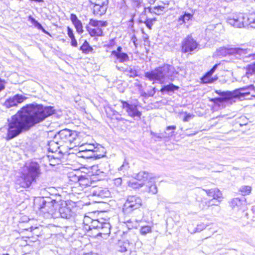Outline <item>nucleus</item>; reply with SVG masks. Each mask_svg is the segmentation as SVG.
Listing matches in <instances>:
<instances>
[{
    "label": "nucleus",
    "instance_id": "obj_1",
    "mask_svg": "<svg viewBox=\"0 0 255 255\" xmlns=\"http://www.w3.org/2000/svg\"><path fill=\"white\" fill-rule=\"evenodd\" d=\"M54 112V110L52 107L31 104L23 107L8 120L6 139H11L22 131L28 130L35 124L52 115Z\"/></svg>",
    "mask_w": 255,
    "mask_h": 255
},
{
    "label": "nucleus",
    "instance_id": "obj_2",
    "mask_svg": "<svg viewBox=\"0 0 255 255\" xmlns=\"http://www.w3.org/2000/svg\"><path fill=\"white\" fill-rule=\"evenodd\" d=\"M254 86L251 85L247 87L236 89L233 92H217L221 97L215 98L214 100L219 102H223L233 98H238L240 100H243L250 94L249 90H254Z\"/></svg>",
    "mask_w": 255,
    "mask_h": 255
},
{
    "label": "nucleus",
    "instance_id": "obj_3",
    "mask_svg": "<svg viewBox=\"0 0 255 255\" xmlns=\"http://www.w3.org/2000/svg\"><path fill=\"white\" fill-rule=\"evenodd\" d=\"M39 203V209L47 218H57L56 210L59 206L58 201L50 198H42Z\"/></svg>",
    "mask_w": 255,
    "mask_h": 255
},
{
    "label": "nucleus",
    "instance_id": "obj_4",
    "mask_svg": "<svg viewBox=\"0 0 255 255\" xmlns=\"http://www.w3.org/2000/svg\"><path fill=\"white\" fill-rule=\"evenodd\" d=\"M171 66L168 65H165L162 67H159L149 72H146L144 74V76L149 81H153L154 83H162L166 77L169 76V71Z\"/></svg>",
    "mask_w": 255,
    "mask_h": 255
},
{
    "label": "nucleus",
    "instance_id": "obj_5",
    "mask_svg": "<svg viewBox=\"0 0 255 255\" xmlns=\"http://www.w3.org/2000/svg\"><path fill=\"white\" fill-rule=\"evenodd\" d=\"M122 108L125 111L128 116L132 118H141V112L138 110V102L121 101Z\"/></svg>",
    "mask_w": 255,
    "mask_h": 255
},
{
    "label": "nucleus",
    "instance_id": "obj_6",
    "mask_svg": "<svg viewBox=\"0 0 255 255\" xmlns=\"http://www.w3.org/2000/svg\"><path fill=\"white\" fill-rule=\"evenodd\" d=\"M142 205V200L136 196H129L124 205L123 211L125 214L131 213L133 211L138 209Z\"/></svg>",
    "mask_w": 255,
    "mask_h": 255
},
{
    "label": "nucleus",
    "instance_id": "obj_7",
    "mask_svg": "<svg viewBox=\"0 0 255 255\" xmlns=\"http://www.w3.org/2000/svg\"><path fill=\"white\" fill-rule=\"evenodd\" d=\"M89 24L95 28H90L87 27V29L91 36H100L103 35V30L102 27H105L107 25L106 21L101 20H97L91 19L89 21Z\"/></svg>",
    "mask_w": 255,
    "mask_h": 255
},
{
    "label": "nucleus",
    "instance_id": "obj_8",
    "mask_svg": "<svg viewBox=\"0 0 255 255\" xmlns=\"http://www.w3.org/2000/svg\"><path fill=\"white\" fill-rule=\"evenodd\" d=\"M76 135L70 129L65 128L60 130L55 135L56 139H58L63 145L64 143H72L75 140Z\"/></svg>",
    "mask_w": 255,
    "mask_h": 255
},
{
    "label": "nucleus",
    "instance_id": "obj_9",
    "mask_svg": "<svg viewBox=\"0 0 255 255\" xmlns=\"http://www.w3.org/2000/svg\"><path fill=\"white\" fill-rule=\"evenodd\" d=\"M94 4L93 13L95 15H102L105 13L108 8L109 0H91Z\"/></svg>",
    "mask_w": 255,
    "mask_h": 255
},
{
    "label": "nucleus",
    "instance_id": "obj_10",
    "mask_svg": "<svg viewBox=\"0 0 255 255\" xmlns=\"http://www.w3.org/2000/svg\"><path fill=\"white\" fill-rule=\"evenodd\" d=\"M249 50L241 48H231L228 50V53L234 55L237 58H251L252 60H255V53L250 54L246 55Z\"/></svg>",
    "mask_w": 255,
    "mask_h": 255
},
{
    "label": "nucleus",
    "instance_id": "obj_11",
    "mask_svg": "<svg viewBox=\"0 0 255 255\" xmlns=\"http://www.w3.org/2000/svg\"><path fill=\"white\" fill-rule=\"evenodd\" d=\"M245 19L246 17L242 13L239 14H235L232 17L228 18V23L236 27L241 28L245 27Z\"/></svg>",
    "mask_w": 255,
    "mask_h": 255
},
{
    "label": "nucleus",
    "instance_id": "obj_12",
    "mask_svg": "<svg viewBox=\"0 0 255 255\" xmlns=\"http://www.w3.org/2000/svg\"><path fill=\"white\" fill-rule=\"evenodd\" d=\"M26 99V97L25 96L20 94H16L7 99L4 103L3 106L6 108L16 107L18 104L22 103Z\"/></svg>",
    "mask_w": 255,
    "mask_h": 255
},
{
    "label": "nucleus",
    "instance_id": "obj_13",
    "mask_svg": "<svg viewBox=\"0 0 255 255\" xmlns=\"http://www.w3.org/2000/svg\"><path fill=\"white\" fill-rule=\"evenodd\" d=\"M198 43L191 36H188L182 42V51L184 53L191 52L196 49Z\"/></svg>",
    "mask_w": 255,
    "mask_h": 255
},
{
    "label": "nucleus",
    "instance_id": "obj_14",
    "mask_svg": "<svg viewBox=\"0 0 255 255\" xmlns=\"http://www.w3.org/2000/svg\"><path fill=\"white\" fill-rule=\"evenodd\" d=\"M35 179V178L27 173H24L17 181V184L23 188H27L30 186Z\"/></svg>",
    "mask_w": 255,
    "mask_h": 255
},
{
    "label": "nucleus",
    "instance_id": "obj_15",
    "mask_svg": "<svg viewBox=\"0 0 255 255\" xmlns=\"http://www.w3.org/2000/svg\"><path fill=\"white\" fill-rule=\"evenodd\" d=\"M28 174L32 176L35 179L39 176L40 174V166L39 164L35 162H31L26 166Z\"/></svg>",
    "mask_w": 255,
    "mask_h": 255
},
{
    "label": "nucleus",
    "instance_id": "obj_16",
    "mask_svg": "<svg viewBox=\"0 0 255 255\" xmlns=\"http://www.w3.org/2000/svg\"><path fill=\"white\" fill-rule=\"evenodd\" d=\"M57 213V217L60 216L61 218L67 219H69L74 216V212L67 206L60 207Z\"/></svg>",
    "mask_w": 255,
    "mask_h": 255
},
{
    "label": "nucleus",
    "instance_id": "obj_17",
    "mask_svg": "<svg viewBox=\"0 0 255 255\" xmlns=\"http://www.w3.org/2000/svg\"><path fill=\"white\" fill-rule=\"evenodd\" d=\"M219 65V64H215L210 71L205 74V75L201 79L203 83H212L217 79V77H212L211 76Z\"/></svg>",
    "mask_w": 255,
    "mask_h": 255
},
{
    "label": "nucleus",
    "instance_id": "obj_18",
    "mask_svg": "<svg viewBox=\"0 0 255 255\" xmlns=\"http://www.w3.org/2000/svg\"><path fill=\"white\" fill-rule=\"evenodd\" d=\"M82 150L81 153L90 152L89 155H83L82 154L81 156L83 157L86 158H92L96 156L95 152L97 151L96 147H95L93 144H86L84 146L81 147Z\"/></svg>",
    "mask_w": 255,
    "mask_h": 255
},
{
    "label": "nucleus",
    "instance_id": "obj_19",
    "mask_svg": "<svg viewBox=\"0 0 255 255\" xmlns=\"http://www.w3.org/2000/svg\"><path fill=\"white\" fill-rule=\"evenodd\" d=\"M135 179L144 183V185H145L148 181L152 179V177L151 176V174L148 172L141 171L136 175Z\"/></svg>",
    "mask_w": 255,
    "mask_h": 255
},
{
    "label": "nucleus",
    "instance_id": "obj_20",
    "mask_svg": "<svg viewBox=\"0 0 255 255\" xmlns=\"http://www.w3.org/2000/svg\"><path fill=\"white\" fill-rule=\"evenodd\" d=\"M167 7L162 5H158L153 7H148L145 8V11H148L149 12L153 13L157 15L162 14L167 9Z\"/></svg>",
    "mask_w": 255,
    "mask_h": 255
},
{
    "label": "nucleus",
    "instance_id": "obj_21",
    "mask_svg": "<svg viewBox=\"0 0 255 255\" xmlns=\"http://www.w3.org/2000/svg\"><path fill=\"white\" fill-rule=\"evenodd\" d=\"M144 186H145V187L143 190V192H148L152 194H155L157 192V187L151 180L148 181Z\"/></svg>",
    "mask_w": 255,
    "mask_h": 255
},
{
    "label": "nucleus",
    "instance_id": "obj_22",
    "mask_svg": "<svg viewBox=\"0 0 255 255\" xmlns=\"http://www.w3.org/2000/svg\"><path fill=\"white\" fill-rule=\"evenodd\" d=\"M63 145L58 139H56V136H55L53 140H51L48 143V150L54 152L57 151V149L60 146Z\"/></svg>",
    "mask_w": 255,
    "mask_h": 255
},
{
    "label": "nucleus",
    "instance_id": "obj_23",
    "mask_svg": "<svg viewBox=\"0 0 255 255\" xmlns=\"http://www.w3.org/2000/svg\"><path fill=\"white\" fill-rule=\"evenodd\" d=\"M111 225L109 223L103 222L102 226L99 229L98 235L102 236L109 235L111 232Z\"/></svg>",
    "mask_w": 255,
    "mask_h": 255
},
{
    "label": "nucleus",
    "instance_id": "obj_24",
    "mask_svg": "<svg viewBox=\"0 0 255 255\" xmlns=\"http://www.w3.org/2000/svg\"><path fill=\"white\" fill-rule=\"evenodd\" d=\"M112 54L114 55L117 59L119 61V62L124 63L129 61V56L126 53L122 52L121 53H118L115 51L112 52Z\"/></svg>",
    "mask_w": 255,
    "mask_h": 255
},
{
    "label": "nucleus",
    "instance_id": "obj_25",
    "mask_svg": "<svg viewBox=\"0 0 255 255\" xmlns=\"http://www.w3.org/2000/svg\"><path fill=\"white\" fill-rule=\"evenodd\" d=\"M129 246L130 243L128 242L119 243V246L117 247V251L121 253H128L130 252Z\"/></svg>",
    "mask_w": 255,
    "mask_h": 255
},
{
    "label": "nucleus",
    "instance_id": "obj_26",
    "mask_svg": "<svg viewBox=\"0 0 255 255\" xmlns=\"http://www.w3.org/2000/svg\"><path fill=\"white\" fill-rule=\"evenodd\" d=\"M128 185L129 187L133 189H137L143 187L144 183L141 182L140 181L136 179L129 181L128 183Z\"/></svg>",
    "mask_w": 255,
    "mask_h": 255
},
{
    "label": "nucleus",
    "instance_id": "obj_27",
    "mask_svg": "<svg viewBox=\"0 0 255 255\" xmlns=\"http://www.w3.org/2000/svg\"><path fill=\"white\" fill-rule=\"evenodd\" d=\"M245 202L244 199H241L239 198H234L231 202V206L233 208H241L243 204Z\"/></svg>",
    "mask_w": 255,
    "mask_h": 255
},
{
    "label": "nucleus",
    "instance_id": "obj_28",
    "mask_svg": "<svg viewBox=\"0 0 255 255\" xmlns=\"http://www.w3.org/2000/svg\"><path fill=\"white\" fill-rule=\"evenodd\" d=\"M255 74V63L252 64H249L246 68V75L243 77L245 78L246 77L249 78L250 76Z\"/></svg>",
    "mask_w": 255,
    "mask_h": 255
},
{
    "label": "nucleus",
    "instance_id": "obj_29",
    "mask_svg": "<svg viewBox=\"0 0 255 255\" xmlns=\"http://www.w3.org/2000/svg\"><path fill=\"white\" fill-rule=\"evenodd\" d=\"M79 49L81 50L83 53L86 54L89 53L93 50V48L86 40L84 41Z\"/></svg>",
    "mask_w": 255,
    "mask_h": 255
},
{
    "label": "nucleus",
    "instance_id": "obj_30",
    "mask_svg": "<svg viewBox=\"0 0 255 255\" xmlns=\"http://www.w3.org/2000/svg\"><path fill=\"white\" fill-rule=\"evenodd\" d=\"M175 89V86L173 84H169L167 85L164 86L161 89V92H166L168 94H170L174 92Z\"/></svg>",
    "mask_w": 255,
    "mask_h": 255
},
{
    "label": "nucleus",
    "instance_id": "obj_31",
    "mask_svg": "<svg viewBox=\"0 0 255 255\" xmlns=\"http://www.w3.org/2000/svg\"><path fill=\"white\" fill-rule=\"evenodd\" d=\"M252 188L250 186H242L239 190V192L243 196H246L249 195L252 191Z\"/></svg>",
    "mask_w": 255,
    "mask_h": 255
},
{
    "label": "nucleus",
    "instance_id": "obj_32",
    "mask_svg": "<svg viewBox=\"0 0 255 255\" xmlns=\"http://www.w3.org/2000/svg\"><path fill=\"white\" fill-rule=\"evenodd\" d=\"M125 73L129 77L134 78L137 76V72L133 67H129L125 70Z\"/></svg>",
    "mask_w": 255,
    "mask_h": 255
},
{
    "label": "nucleus",
    "instance_id": "obj_33",
    "mask_svg": "<svg viewBox=\"0 0 255 255\" xmlns=\"http://www.w3.org/2000/svg\"><path fill=\"white\" fill-rule=\"evenodd\" d=\"M247 19L245 20V27L246 26H250L252 28H255V18L253 16H250V17H246Z\"/></svg>",
    "mask_w": 255,
    "mask_h": 255
},
{
    "label": "nucleus",
    "instance_id": "obj_34",
    "mask_svg": "<svg viewBox=\"0 0 255 255\" xmlns=\"http://www.w3.org/2000/svg\"><path fill=\"white\" fill-rule=\"evenodd\" d=\"M103 222H101L98 220H92L91 225L89 226V229H97L99 230V228L102 226Z\"/></svg>",
    "mask_w": 255,
    "mask_h": 255
},
{
    "label": "nucleus",
    "instance_id": "obj_35",
    "mask_svg": "<svg viewBox=\"0 0 255 255\" xmlns=\"http://www.w3.org/2000/svg\"><path fill=\"white\" fill-rule=\"evenodd\" d=\"M151 227L149 226H143L141 227L139 232L141 235L145 236L147 234L151 232Z\"/></svg>",
    "mask_w": 255,
    "mask_h": 255
},
{
    "label": "nucleus",
    "instance_id": "obj_36",
    "mask_svg": "<svg viewBox=\"0 0 255 255\" xmlns=\"http://www.w3.org/2000/svg\"><path fill=\"white\" fill-rule=\"evenodd\" d=\"M213 199L209 200L208 201L205 202H202L201 204L200 205V207L204 210L206 208V207H209L212 205H217L215 203H213Z\"/></svg>",
    "mask_w": 255,
    "mask_h": 255
},
{
    "label": "nucleus",
    "instance_id": "obj_37",
    "mask_svg": "<svg viewBox=\"0 0 255 255\" xmlns=\"http://www.w3.org/2000/svg\"><path fill=\"white\" fill-rule=\"evenodd\" d=\"M192 15L190 13H185L183 15L181 16L178 18V22L182 24V22L185 23L186 21H188L191 17Z\"/></svg>",
    "mask_w": 255,
    "mask_h": 255
},
{
    "label": "nucleus",
    "instance_id": "obj_38",
    "mask_svg": "<svg viewBox=\"0 0 255 255\" xmlns=\"http://www.w3.org/2000/svg\"><path fill=\"white\" fill-rule=\"evenodd\" d=\"M214 196L213 198V200L216 199L218 200L219 202L221 201V199L222 198V194L221 191L217 188H215Z\"/></svg>",
    "mask_w": 255,
    "mask_h": 255
},
{
    "label": "nucleus",
    "instance_id": "obj_39",
    "mask_svg": "<svg viewBox=\"0 0 255 255\" xmlns=\"http://www.w3.org/2000/svg\"><path fill=\"white\" fill-rule=\"evenodd\" d=\"M129 163L127 161L126 159H125L123 164L118 168L119 171H123L124 173L127 171L129 168Z\"/></svg>",
    "mask_w": 255,
    "mask_h": 255
},
{
    "label": "nucleus",
    "instance_id": "obj_40",
    "mask_svg": "<svg viewBox=\"0 0 255 255\" xmlns=\"http://www.w3.org/2000/svg\"><path fill=\"white\" fill-rule=\"evenodd\" d=\"M74 25L77 32L81 34L83 33V26L81 21L79 20V21H77L75 23H73Z\"/></svg>",
    "mask_w": 255,
    "mask_h": 255
},
{
    "label": "nucleus",
    "instance_id": "obj_41",
    "mask_svg": "<svg viewBox=\"0 0 255 255\" xmlns=\"http://www.w3.org/2000/svg\"><path fill=\"white\" fill-rule=\"evenodd\" d=\"M33 21L34 25L36 27H37L38 29L42 30V31L44 33L49 34V32L43 28V26L40 23L35 20L34 19H33Z\"/></svg>",
    "mask_w": 255,
    "mask_h": 255
},
{
    "label": "nucleus",
    "instance_id": "obj_42",
    "mask_svg": "<svg viewBox=\"0 0 255 255\" xmlns=\"http://www.w3.org/2000/svg\"><path fill=\"white\" fill-rule=\"evenodd\" d=\"M187 229L188 232L191 234H194L195 233H197L196 225H195L192 223L189 224Z\"/></svg>",
    "mask_w": 255,
    "mask_h": 255
},
{
    "label": "nucleus",
    "instance_id": "obj_43",
    "mask_svg": "<svg viewBox=\"0 0 255 255\" xmlns=\"http://www.w3.org/2000/svg\"><path fill=\"white\" fill-rule=\"evenodd\" d=\"M175 128L174 126L168 127L166 128L165 131L166 136L167 137H170L172 136V133L173 132V130Z\"/></svg>",
    "mask_w": 255,
    "mask_h": 255
},
{
    "label": "nucleus",
    "instance_id": "obj_44",
    "mask_svg": "<svg viewBox=\"0 0 255 255\" xmlns=\"http://www.w3.org/2000/svg\"><path fill=\"white\" fill-rule=\"evenodd\" d=\"M156 19L154 18H148L147 19L144 23L145 24L146 26L150 29H151L152 26L153 25V22L155 21Z\"/></svg>",
    "mask_w": 255,
    "mask_h": 255
},
{
    "label": "nucleus",
    "instance_id": "obj_45",
    "mask_svg": "<svg viewBox=\"0 0 255 255\" xmlns=\"http://www.w3.org/2000/svg\"><path fill=\"white\" fill-rule=\"evenodd\" d=\"M207 225L204 224V223H201L198 225H196V230L197 232H200L202 231H203L204 229H205L207 227Z\"/></svg>",
    "mask_w": 255,
    "mask_h": 255
},
{
    "label": "nucleus",
    "instance_id": "obj_46",
    "mask_svg": "<svg viewBox=\"0 0 255 255\" xmlns=\"http://www.w3.org/2000/svg\"><path fill=\"white\" fill-rule=\"evenodd\" d=\"M176 75H181L182 77H184L186 74L185 70L184 69H182L180 67L176 69Z\"/></svg>",
    "mask_w": 255,
    "mask_h": 255
},
{
    "label": "nucleus",
    "instance_id": "obj_47",
    "mask_svg": "<svg viewBox=\"0 0 255 255\" xmlns=\"http://www.w3.org/2000/svg\"><path fill=\"white\" fill-rule=\"evenodd\" d=\"M204 191H205L207 195L209 197H212L213 198L214 192L215 189H203Z\"/></svg>",
    "mask_w": 255,
    "mask_h": 255
},
{
    "label": "nucleus",
    "instance_id": "obj_48",
    "mask_svg": "<svg viewBox=\"0 0 255 255\" xmlns=\"http://www.w3.org/2000/svg\"><path fill=\"white\" fill-rule=\"evenodd\" d=\"M180 118H182V115H180ZM192 118V115L191 114H187L185 115L184 117H183V121L184 122H188L190 119H191Z\"/></svg>",
    "mask_w": 255,
    "mask_h": 255
},
{
    "label": "nucleus",
    "instance_id": "obj_49",
    "mask_svg": "<svg viewBox=\"0 0 255 255\" xmlns=\"http://www.w3.org/2000/svg\"><path fill=\"white\" fill-rule=\"evenodd\" d=\"M67 34L70 39L75 37L73 30L69 27H67Z\"/></svg>",
    "mask_w": 255,
    "mask_h": 255
},
{
    "label": "nucleus",
    "instance_id": "obj_50",
    "mask_svg": "<svg viewBox=\"0 0 255 255\" xmlns=\"http://www.w3.org/2000/svg\"><path fill=\"white\" fill-rule=\"evenodd\" d=\"M70 18L73 23H75L77 21H79V20L78 19L77 16L75 14H71Z\"/></svg>",
    "mask_w": 255,
    "mask_h": 255
},
{
    "label": "nucleus",
    "instance_id": "obj_51",
    "mask_svg": "<svg viewBox=\"0 0 255 255\" xmlns=\"http://www.w3.org/2000/svg\"><path fill=\"white\" fill-rule=\"evenodd\" d=\"M5 81L2 80L0 78V92L2 91L5 88Z\"/></svg>",
    "mask_w": 255,
    "mask_h": 255
},
{
    "label": "nucleus",
    "instance_id": "obj_52",
    "mask_svg": "<svg viewBox=\"0 0 255 255\" xmlns=\"http://www.w3.org/2000/svg\"><path fill=\"white\" fill-rule=\"evenodd\" d=\"M92 194L93 196H102V193H101V191H97V190H93L92 192Z\"/></svg>",
    "mask_w": 255,
    "mask_h": 255
},
{
    "label": "nucleus",
    "instance_id": "obj_53",
    "mask_svg": "<svg viewBox=\"0 0 255 255\" xmlns=\"http://www.w3.org/2000/svg\"><path fill=\"white\" fill-rule=\"evenodd\" d=\"M71 44L73 47H77V41L75 38V37H73V38L71 39Z\"/></svg>",
    "mask_w": 255,
    "mask_h": 255
},
{
    "label": "nucleus",
    "instance_id": "obj_54",
    "mask_svg": "<svg viewBox=\"0 0 255 255\" xmlns=\"http://www.w3.org/2000/svg\"><path fill=\"white\" fill-rule=\"evenodd\" d=\"M126 223L127 224V226L128 229H132L134 227V226L131 224L132 222L130 220H128Z\"/></svg>",
    "mask_w": 255,
    "mask_h": 255
},
{
    "label": "nucleus",
    "instance_id": "obj_55",
    "mask_svg": "<svg viewBox=\"0 0 255 255\" xmlns=\"http://www.w3.org/2000/svg\"><path fill=\"white\" fill-rule=\"evenodd\" d=\"M122 182V180L121 178H118L115 180V184L117 186H119V185H121Z\"/></svg>",
    "mask_w": 255,
    "mask_h": 255
},
{
    "label": "nucleus",
    "instance_id": "obj_56",
    "mask_svg": "<svg viewBox=\"0 0 255 255\" xmlns=\"http://www.w3.org/2000/svg\"><path fill=\"white\" fill-rule=\"evenodd\" d=\"M218 52L221 53V54H224L226 53V49L224 48L221 47L218 50Z\"/></svg>",
    "mask_w": 255,
    "mask_h": 255
},
{
    "label": "nucleus",
    "instance_id": "obj_57",
    "mask_svg": "<svg viewBox=\"0 0 255 255\" xmlns=\"http://www.w3.org/2000/svg\"><path fill=\"white\" fill-rule=\"evenodd\" d=\"M156 92L155 88H153L152 90L148 94V96L152 97L153 96Z\"/></svg>",
    "mask_w": 255,
    "mask_h": 255
},
{
    "label": "nucleus",
    "instance_id": "obj_58",
    "mask_svg": "<svg viewBox=\"0 0 255 255\" xmlns=\"http://www.w3.org/2000/svg\"><path fill=\"white\" fill-rule=\"evenodd\" d=\"M122 47L121 46H119L118 48H117V50H114L113 51H115L116 52H117L118 53H122Z\"/></svg>",
    "mask_w": 255,
    "mask_h": 255
},
{
    "label": "nucleus",
    "instance_id": "obj_59",
    "mask_svg": "<svg viewBox=\"0 0 255 255\" xmlns=\"http://www.w3.org/2000/svg\"><path fill=\"white\" fill-rule=\"evenodd\" d=\"M116 119L119 121H123L124 119L121 116V115H119L118 117H116Z\"/></svg>",
    "mask_w": 255,
    "mask_h": 255
},
{
    "label": "nucleus",
    "instance_id": "obj_60",
    "mask_svg": "<svg viewBox=\"0 0 255 255\" xmlns=\"http://www.w3.org/2000/svg\"><path fill=\"white\" fill-rule=\"evenodd\" d=\"M148 94H147L146 92H142L141 94V95L143 97H146Z\"/></svg>",
    "mask_w": 255,
    "mask_h": 255
},
{
    "label": "nucleus",
    "instance_id": "obj_61",
    "mask_svg": "<svg viewBox=\"0 0 255 255\" xmlns=\"http://www.w3.org/2000/svg\"><path fill=\"white\" fill-rule=\"evenodd\" d=\"M81 155L82 154H83V155H89V154H90V152H86V153H81Z\"/></svg>",
    "mask_w": 255,
    "mask_h": 255
},
{
    "label": "nucleus",
    "instance_id": "obj_62",
    "mask_svg": "<svg viewBox=\"0 0 255 255\" xmlns=\"http://www.w3.org/2000/svg\"><path fill=\"white\" fill-rule=\"evenodd\" d=\"M136 236H135V235H134V239H133V240H132L134 241L135 240H136Z\"/></svg>",
    "mask_w": 255,
    "mask_h": 255
},
{
    "label": "nucleus",
    "instance_id": "obj_63",
    "mask_svg": "<svg viewBox=\"0 0 255 255\" xmlns=\"http://www.w3.org/2000/svg\"><path fill=\"white\" fill-rule=\"evenodd\" d=\"M150 0V2H154L155 0Z\"/></svg>",
    "mask_w": 255,
    "mask_h": 255
},
{
    "label": "nucleus",
    "instance_id": "obj_64",
    "mask_svg": "<svg viewBox=\"0 0 255 255\" xmlns=\"http://www.w3.org/2000/svg\"><path fill=\"white\" fill-rule=\"evenodd\" d=\"M2 255H9L8 254H3Z\"/></svg>",
    "mask_w": 255,
    "mask_h": 255
}]
</instances>
